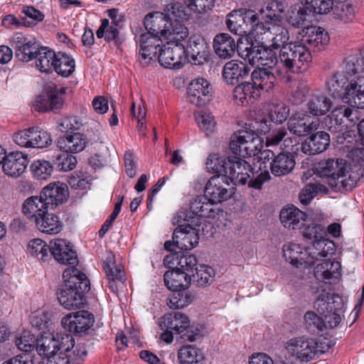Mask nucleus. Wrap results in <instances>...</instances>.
<instances>
[{
	"label": "nucleus",
	"mask_w": 364,
	"mask_h": 364,
	"mask_svg": "<svg viewBox=\"0 0 364 364\" xmlns=\"http://www.w3.org/2000/svg\"><path fill=\"white\" fill-rule=\"evenodd\" d=\"M282 252L285 260L294 267H299L304 264H307V248H303L299 244L294 242L284 244Z\"/></svg>",
	"instance_id": "obj_34"
},
{
	"label": "nucleus",
	"mask_w": 364,
	"mask_h": 364,
	"mask_svg": "<svg viewBox=\"0 0 364 364\" xmlns=\"http://www.w3.org/2000/svg\"><path fill=\"white\" fill-rule=\"evenodd\" d=\"M311 61L309 48L299 42H290L279 50L277 65L287 74L297 73L305 71Z\"/></svg>",
	"instance_id": "obj_7"
},
{
	"label": "nucleus",
	"mask_w": 364,
	"mask_h": 364,
	"mask_svg": "<svg viewBox=\"0 0 364 364\" xmlns=\"http://www.w3.org/2000/svg\"><path fill=\"white\" fill-rule=\"evenodd\" d=\"M227 161H224L217 154H210L205 166L208 171L212 173H225Z\"/></svg>",
	"instance_id": "obj_64"
},
{
	"label": "nucleus",
	"mask_w": 364,
	"mask_h": 364,
	"mask_svg": "<svg viewBox=\"0 0 364 364\" xmlns=\"http://www.w3.org/2000/svg\"><path fill=\"white\" fill-rule=\"evenodd\" d=\"M96 36L98 38L105 37L107 42H117L119 36L117 26L110 24L108 19L104 18L102 20L101 25L96 32Z\"/></svg>",
	"instance_id": "obj_56"
},
{
	"label": "nucleus",
	"mask_w": 364,
	"mask_h": 364,
	"mask_svg": "<svg viewBox=\"0 0 364 364\" xmlns=\"http://www.w3.org/2000/svg\"><path fill=\"white\" fill-rule=\"evenodd\" d=\"M249 68L237 60L227 62L223 69V77L230 85H235L245 79L249 74Z\"/></svg>",
	"instance_id": "obj_30"
},
{
	"label": "nucleus",
	"mask_w": 364,
	"mask_h": 364,
	"mask_svg": "<svg viewBox=\"0 0 364 364\" xmlns=\"http://www.w3.org/2000/svg\"><path fill=\"white\" fill-rule=\"evenodd\" d=\"M351 170V164L343 159L323 161L318 167L320 176L327 178L332 188L341 186L346 191H351L356 186L357 178Z\"/></svg>",
	"instance_id": "obj_4"
},
{
	"label": "nucleus",
	"mask_w": 364,
	"mask_h": 364,
	"mask_svg": "<svg viewBox=\"0 0 364 364\" xmlns=\"http://www.w3.org/2000/svg\"><path fill=\"white\" fill-rule=\"evenodd\" d=\"M87 355L84 344H77L76 350L73 353V357L63 356V353L57 354L41 362L40 364H82Z\"/></svg>",
	"instance_id": "obj_37"
},
{
	"label": "nucleus",
	"mask_w": 364,
	"mask_h": 364,
	"mask_svg": "<svg viewBox=\"0 0 364 364\" xmlns=\"http://www.w3.org/2000/svg\"><path fill=\"white\" fill-rule=\"evenodd\" d=\"M50 256L63 264L70 265L75 268L78 264L76 252L73 249L71 243L63 239L56 238L50 241Z\"/></svg>",
	"instance_id": "obj_18"
},
{
	"label": "nucleus",
	"mask_w": 364,
	"mask_h": 364,
	"mask_svg": "<svg viewBox=\"0 0 364 364\" xmlns=\"http://www.w3.org/2000/svg\"><path fill=\"white\" fill-rule=\"evenodd\" d=\"M279 218L284 228L289 230L301 229L306 220V214L294 205L284 208Z\"/></svg>",
	"instance_id": "obj_28"
},
{
	"label": "nucleus",
	"mask_w": 364,
	"mask_h": 364,
	"mask_svg": "<svg viewBox=\"0 0 364 364\" xmlns=\"http://www.w3.org/2000/svg\"><path fill=\"white\" fill-rule=\"evenodd\" d=\"M190 325L188 317L181 312H171L164 315L159 322L161 329L174 331L176 333H181L187 330Z\"/></svg>",
	"instance_id": "obj_32"
},
{
	"label": "nucleus",
	"mask_w": 364,
	"mask_h": 364,
	"mask_svg": "<svg viewBox=\"0 0 364 364\" xmlns=\"http://www.w3.org/2000/svg\"><path fill=\"white\" fill-rule=\"evenodd\" d=\"M30 168L33 177L38 180L48 179L53 171L51 163L45 159L34 160Z\"/></svg>",
	"instance_id": "obj_52"
},
{
	"label": "nucleus",
	"mask_w": 364,
	"mask_h": 364,
	"mask_svg": "<svg viewBox=\"0 0 364 364\" xmlns=\"http://www.w3.org/2000/svg\"><path fill=\"white\" fill-rule=\"evenodd\" d=\"M50 245L41 239L31 240L27 245L28 255L41 262H47L50 259Z\"/></svg>",
	"instance_id": "obj_42"
},
{
	"label": "nucleus",
	"mask_w": 364,
	"mask_h": 364,
	"mask_svg": "<svg viewBox=\"0 0 364 364\" xmlns=\"http://www.w3.org/2000/svg\"><path fill=\"white\" fill-rule=\"evenodd\" d=\"M173 240L178 248L191 250L198 243V230L189 225H179L173 232Z\"/></svg>",
	"instance_id": "obj_22"
},
{
	"label": "nucleus",
	"mask_w": 364,
	"mask_h": 364,
	"mask_svg": "<svg viewBox=\"0 0 364 364\" xmlns=\"http://www.w3.org/2000/svg\"><path fill=\"white\" fill-rule=\"evenodd\" d=\"M300 1L309 12L317 14H328L333 7L331 0H300Z\"/></svg>",
	"instance_id": "obj_53"
},
{
	"label": "nucleus",
	"mask_w": 364,
	"mask_h": 364,
	"mask_svg": "<svg viewBox=\"0 0 364 364\" xmlns=\"http://www.w3.org/2000/svg\"><path fill=\"white\" fill-rule=\"evenodd\" d=\"M212 204L202 201L200 199L194 200L191 204V211L199 217L215 218L220 214H223V212L218 209H214L212 207Z\"/></svg>",
	"instance_id": "obj_51"
},
{
	"label": "nucleus",
	"mask_w": 364,
	"mask_h": 364,
	"mask_svg": "<svg viewBox=\"0 0 364 364\" xmlns=\"http://www.w3.org/2000/svg\"><path fill=\"white\" fill-rule=\"evenodd\" d=\"M63 327L74 333L86 332L94 323L93 315L87 311H79L66 314L61 320Z\"/></svg>",
	"instance_id": "obj_17"
},
{
	"label": "nucleus",
	"mask_w": 364,
	"mask_h": 364,
	"mask_svg": "<svg viewBox=\"0 0 364 364\" xmlns=\"http://www.w3.org/2000/svg\"><path fill=\"white\" fill-rule=\"evenodd\" d=\"M215 275L214 269L210 266L200 264L196 267V273L192 274L191 279L196 282L199 287L210 285L213 281Z\"/></svg>",
	"instance_id": "obj_50"
},
{
	"label": "nucleus",
	"mask_w": 364,
	"mask_h": 364,
	"mask_svg": "<svg viewBox=\"0 0 364 364\" xmlns=\"http://www.w3.org/2000/svg\"><path fill=\"white\" fill-rule=\"evenodd\" d=\"M35 224L41 232L50 235L58 234L63 228V223L59 218L48 212Z\"/></svg>",
	"instance_id": "obj_43"
},
{
	"label": "nucleus",
	"mask_w": 364,
	"mask_h": 364,
	"mask_svg": "<svg viewBox=\"0 0 364 364\" xmlns=\"http://www.w3.org/2000/svg\"><path fill=\"white\" fill-rule=\"evenodd\" d=\"M168 42L159 49V62L164 68L180 69L186 62L187 55L183 40L167 39Z\"/></svg>",
	"instance_id": "obj_12"
},
{
	"label": "nucleus",
	"mask_w": 364,
	"mask_h": 364,
	"mask_svg": "<svg viewBox=\"0 0 364 364\" xmlns=\"http://www.w3.org/2000/svg\"><path fill=\"white\" fill-rule=\"evenodd\" d=\"M260 96V93L250 82H242L237 85L233 91V97L238 105H247L252 103Z\"/></svg>",
	"instance_id": "obj_36"
},
{
	"label": "nucleus",
	"mask_w": 364,
	"mask_h": 364,
	"mask_svg": "<svg viewBox=\"0 0 364 364\" xmlns=\"http://www.w3.org/2000/svg\"><path fill=\"white\" fill-rule=\"evenodd\" d=\"M329 42L328 33L319 26H308L301 32V44L306 48L321 50Z\"/></svg>",
	"instance_id": "obj_21"
},
{
	"label": "nucleus",
	"mask_w": 364,
	"mask_h": 364,
	"mask_svg": "<svg viewBox=\"0 0 364 364\" xmlns=\"http://www.w3.org/2000/svg\"><path fill=\"white\" fill-rule=\"evenodd\" d=\"M196 122L198 127L205 132L206 134H213L216 129L215 117L210 114L203 111L194 113Z\"/></svg>",
	"instance_id": "obj_54"
},
{
	"label": "nucleus",
	"mask_w": 364,
	"mask_h": 364,
	"mask_svg": "<svg viewBox=\"0 0 364 364\" xmlns=\"http://www.w3.org/2000/svg\"><path fill=\"white\" fill-rule=\"evenodd\" d=\"M225 176L235 185H245L250 188L261 190L264 183L269 181L268 171L254 173L250 164L240 157H229L226 164Z\"/></svg>",
	"instance_id": "obj_3"
},
{
	"label": "nucleus",
	"mask_w": 364,
	"mask_h": 364,
	"mask_svg": "<svg viewBox=\"0 0 364 364\" xmlns=\"http://www.w3.org/2000/svg\"><path fill=\"white\" fill-rule=\"evenodd\" d=\"M319 349L318 342L306 336H295L284 344L283 355L287 363L309 362L315 358Z\"/></svg>",
	"instance_id": "obj_9"
},
{
	"label": "nucleus",
	"mask_w": 364,
	"mask_h": 364,
	"mask_svg": "<svg viewBox=\"0 0 364 364\" xmlns=\"http://www.w3.org/2000/svg\"><path fill=\"white\" fill-rule=\"evenodd\" d=\"M188 100L197 107H203L211 100L212 86L203 77L193 80L188 87Z\"/></svg>",
	"instance_id": "obj_16"
},
{
	"label": "nucleus",
	"mask_w": 364,
	"mask_h": 364,
	"mask_svg": "<svg viewBox=\"0 0 364 364\" xmlns=\"http://www.w3.org/2000/svg\"><path fill=\"white\" fill-rule=\"evenodd\" d=\"M299 118V119H290L288 128L291 134L296 135V136H330L329 134L325 131L315 132L319 128L318 119L307 123L304 119H301L300 117Z\"/></svg>",
	"instance_id": "obj_23"
},
{
	"label": "nucleus",
	"mask_w": 364,
	"mask_h": 364,
	"mask_svg": "<svg viewBox=\"0 0 364 364\" xmlns=\"http://www.w3.org/2000/svg\"><path fill=\"white\" fill-rule=\"evenodd\" d=\"M48 88L50 109L55 110L61 108L63 104V95L65 93V89L64 87H61L58 90L55 85L49 86Z\"/></svg>",
	"instance_id": "obj_61"
},
{
	"label": "nucleus",
	"mask_w": 364,
	"mask_h": 364,
	"mask_svg": "<svg viewBox=\"0 0 364 364\" xmlns=\"http://www.w3.org/2000/svg\"><path fill=\"white\" fill-rule=\"evenodd\" d=\"M295 166L293 156L280 154L275 157L271 164L272 173L276 176H284L290 173Z\"/></svg>",
	"instance_id": "obj_39"
},
{
	"label": "nucleus",
	"mask_w": 364,
	"mask_h": 364,
	"mask_svg": "<svg viewBox=\"0 0 364 364\" xmlns=\"http://www.w3.org/2000/svg\"><path fill=\"white\" fill-rule=\"evenodd\" d=\"M164 15L166 18L173 23V25L179 24L181 21L188 19L187 14L182 5L178 3L169 1L164 5Z\"/></svg>",
	"instance_id": "obj_48"
},
{
	"label": "nucleus",
	"mask_w": 364,
	"mask_h": 364,
	"mask_svg": "<svg viewBox=\"0 0 364 364\" xmlns=\"http://www.w3.org/2000/svg\"><path fill=\"white\" fill-rule=\"evenodd\" d=\"M334 300L329 296L320 295L315 303V308L322 317L315 312L309 311L304 314V323L306 330L311 333L323 331V328H333L341 323V315L333 311Z\"/></svg>",
	"instance_id": "obj_5"
},
{
	"label": "nucleus",
	"mask_w": 364,
	"mask_h": 364,
	"mask_svg": "<svg viewBox=\"0 0 364 364\" xmlns=\"http://www.w3.org/2000/svg\"><path fill=\"white\" fill-rule=\"evenodd\" d=\"M237 53L252 65H262L272 68L278 63L277 53L269 45L264 46L262 43L260 46H256L245 41L238 44Z\"/></svg>",
	"instance_id": "obj_10"
},
{
	"label": "nucleus",
	"mask_w": 364,
	"mask_h": 364,
	"mask_svg": "<svg viewBox=\"0 0 364 364\" xmlns=\"http://www.w3.org/2000/svg\"><path fill=\"white\" fill-rule=\"evenodd\" d=\"M307 9L302 4L291 6L287 14V22L295 28H299L304 25L309 16Z\"/></svg>",
	"instance_id": "obj_46"
},
{
	"label": "nucleus",
	"mask_w": 364,
	"mask_h": 364,
	"mask_svg": "<svg viewBox=\"0 0 364 364\" xmlns=\"http://www.w3.org/2000/svg\"><path fill=\"white\" fill-rule=\"evenodd\" d=\"M343 100L351 107L364 108V77L359 76L350 82L346 88Z\"/></svg>",
	"instance_id": "obj_26"
},
{
	"label": "nucleus",
	"mask_w": 364,
	"mask_h": 364,
	"mask_svg": "<svg viewBox=\"0 0 364 364\" xmlns=\"http://www.w3.org/2000/svg\"><path fill=\"white\" fill-rule=\"evenodd\" d=\"M243 43L242 41L235 43V39L228 33H222L217 34L213 39V48L215 53L220 58H230L237 50L238 44Z\"/></svg>",
	"instance_id": "obj_29"
},
{
	"label": "nucleus",
	"mask_w": 364,
	"mask_h": 364,
	"mask_svg": "<svg viewBox=\"0 0 364 364\" xmlns=\"http://www.w3.org/2000/svg\"><path fill=\"white\" fill-rule=\"evenodd\" d=\"M186 50L187 57L190 56L192 63L195 65H203L208 60L209 46L199 36H192L189 38Z\"/></svg>",
	"instance_id": "obj_24"
},
{
	"label": "nucleus",
	"mask_w": 364,
	"mask_h": 364,
	"mask_svg": "<svg viewBox=\"0 0 364 364\" xmlns=\"http://www.w3.org/2000/svg\"><path fill=\"white\" fill-rule=\"evenodd\" d=\"M57 144L60 151L66 153H78L90 145H95L94 149L103 146L102 142L99 144L89 138H59Z\"/></svg>",
	"instance_id": "obj_31"
},
{
	"label": "nucleus",
	"mask_w": 364,
	"mask_h": 364,
	"mask_svg": "<svg viewBox=\"0 0 364 364\" xmlns=\"http://www.w3.org/2000/svg\"><path fill=\"white\" fill-rule=\"evenodd\" d=\"M234 188L230 187L227 176L217 175L211 177L205 188V200L211 203H219L231 198Z\"/></svg>",
	"instance_id": "obj_14"
},
{
	"label": "nucleus",
	"mask_w": 364,
	"mask_h": 364,
	"mask_svg": "<svg viewBox=\"0 0 364 364\" xmlns=\"http://www.w3.org/2000/svg\"><path fill=\"white\" fill-rule=\"evenodd\" d=\"M177 359L180 364H201L204 355L200 349L192 345H186L178 349Z\"/></svg>",
	"instance_id": "obj_38"
},
{
	"label": "nucleus",
	"mask_w": 364,
	"mask_h": 364,
	"mask_svg": "<svg viewBox=\"0 0 364 364\" xmlns=\"http://www.w3.org/2000/svg\"><path fill=\"white\" fill-rule=\"evenodd\" d=\"M77 158L68 154H60L55 160V165L59 171H69L74 169L77 165Z\"/></svg>",
	"instance_id": "obj_63"
},
{
	"label": "nucleus",
	"mask_w": 364,
	"mask_h": 364,
	"mask_svg": "<svg viewBox=\"0 0 364 364\" xmlns=\"http://www.w3.org/2000/svg\"><path fill=\"white\" fill-rule=\"evenodd\" d=\"M28 162V154L21 151L10 152L2 163L3 171L9 177L17 178L24 173Z\"/></svg>",
	"instance_id": "obj_19"
},
{
	"label": "nucleus",
	"mask_w": 364,
	"mask_h": 364,
	"mask_svg": "<svg viewBox=\"0 0 364 364\" xmlns=\"http://www.w3.org/2000/svg\"><path fill=\"white\" fill-rule=\"evenodd\" d=\"M184 5L192 12L197 14H205L211 11L215 0H183Z\"/></svg>",
	"instance_id": "obj_57"
},
{
	"label": "nucleus",
	"mask_w": 364,
	"mask_h": 364,
	"mask_svg": "<svg viewBox=\"0 0 364 364\" xmlns=\"http://www.w3.org/2000/svg\"><path fill=\"white\" fill-rule=\"evenodd\" d=\"M41 196L50 209L63 204L68 199L69 191L68 186L60 181L49 183L41 192Z\"/></svg>",
	"instance_id": "obj_20"
},
{
	"label": "nucleus",
	"mask_w": 364,
	"mask_h": 364,
	"mask_svg": "<svg viewBox=\"0 0 364 364\" xmlns=\"http://www.w3.org/2000/svg\"><path fill=\"white\" fill-rule=\"evenodd\" d=\"M137 42L139 43L138 60L143 67H146L156 57L161 48V39L151 33H144L139 36Z\"/></svg>",
	"instance_id": "obj_15"
},
{
	"label": "nucleus",
	"mask_w": 364,
	"mask_h": 364,
	"mask_svg": "<svg viewBox=\"0 0 364 364\" xmlns=\"http://www.w3.org/2000/svg\"><path fill=\"white\" fill-rule=\"evenodd\" d=\"M191 282V275L188 272L177 269V267L164 274V282L170 290H184L189 287Z\"/></svg>",
	"instance_id": "obj_35"
},
{
	"label": "nucleus",
	"mask_w": 364,
	"mask_h": 364,
	"mask_svg": "<svg viewBox=\"0 0 364 364\" xmlns=\"http://www.w3.org/2000/svg\"><path fill=\"white\" fill-rule=\"evenodd\" d=\"M267 9L274 13L267 15V19L261 23L260 27H258L259 31H257V33L261 36L262 44H269L273 49L280 50L289 43V40L288 30L280 24V14L284 11L285 6L282 1L273 0L269 4Z\"/></svg>",
	"instance_id": "obj_2"
},
{
	"label": "nucleus",
	"mask_w": 364,
	"mask_h": 364,
	"mask_svg": "<svg viewBox=\"0 0 364 364\" xmlns=\"http://www.w3.org/2000/svg\"><path fill=\"white\" fill-rule=\"evenodd\" d=\"M146 33L166 39L185 40L188 31L183 25L176 24L167 19L163 12H151L144 19Z\"/></svg>",
	"instance_id": "obj_8"
},
{
	"label": "nucleus",
	"mask_w": 364,
	"mask_h": 364,
	"mask_svg": "<svg viewBox=\"0 0 364 364\" xmlns=\"http://www.w3.org/2000/svg\"><path fill=\"white\" fill-rule=\"evenodd\" d=\"M330 138H306L301 144V151L309 155L324 151L330 144Z\"/></svg>",
	"instance_id": "obj_49"
},
{
	"label": "nucleus",
	"mask_w": 364,
	"mask_h": 364,
	"mask_svg": "<svg viewBox=\"0 0 364 364\" xmlns=\"http://www.w3.org/2000/svg\"><path fill=\"white\" fill-rule=\"evenodd\" d=\"M38 48L35 42L18 41L15 46L16 56L23 62H28L36 58Z\"/></svg>",
	"instance_id": "obj_47"
},
{
	"label": "nucleus",
	"mask_w": 364,
	"mask_h": 364,
	"mask_svg": "<svg viewBox=\"0 0 364 364\" xmlns=\"http://www.w3.org/2000/svg\"><path fill=\"white\" fill-rule=\"evenodd\" d=\"M282 138H266L265 146L278 145ZM231 151L235 155L246 157L258 156L264 147V138H234L230 143Z\"/></svg>",
	"instance_id": "obj_13"
},
{
	"label": "nucleus",
	"mask_w": 364,
	"mask_h": 364,
	"mask_svg": "<svg viewBox=\"0 0 364 364\" xmlns=\"http://www.w3.org/2000/svg\"><path fill=\"white\" fill-rule=\"evenodd\" d=\"M131 111L132 114L137 118V130L139 135L141 136H145L146 134L154 135V136H156V131L155 127H150L149 130H147V128L144 126V123L143 120L146 117V110L144 107L139 106L138 108V114L136 115L135 113V104L133 103Z\"/></svg>",
	"instance_id": "obj_60"
},
{
	"label": "nucleus",
	"mask_w": 364,
	"mask_h": 364,
	"mask_svg": "<svg viewBox=\"0 0 364 364\" xmlns=\"http://www.w3.org/2000/svg\"><path fill=\"white\" fill-rule=\"evenodd\" d=\"M270 126L271 124L266 119L255 121L250 124H245L235 131L232 136H245L246 134L256 136L265 135L270 131Z\"/></svg>",
	"instance_id": "obj_41"
},
{
	"label": "nucleus",
	"mask_w": 364,
	"mask_h": 364,
	"mask_svg": "<svg viewBox=\"0 0 364 364\" xmlns=\"http://www.w3.org/2000/svg\"><path fill=\"white\" fill-rule=\"evenodd\" d=\"M356 12V9L350 4H343L336 9V14L344 23L352 22L355 18Z\"/></svg>",
	"instance_id": "obj_62"
},
{
	"label": "nucleus",
	"mask_w": 364,
	"mask_h": 364,
	"mask_svg": "<svg viewBox=\"0 0 364 364\" xmlns=\"http://www.w3.org/2000/svg\"><path fill=\"white\" fill-rule=\"evenodd\" d=\"M50 208L47 205L42 196L28 198L23 204V213L32 223H36L48 212Z\"/></svg>",
	"instance_id": "obj_27"
},
{
	"label": "nucleus",
	"mask_w": 364,
	"mask_h": 364,
	"mask_svg": "<svg viewBox=\"0 0 364 364\" xmlns=\"http://www.w3.org/2000/svg\"><path fill=\"white\" fill-rule=\"evenodd\" d=\"M16 142L26 149H46L50 146L51 138H16Z\"/></svg>",
	"instance_id": "obj_58"
},
{
	"label": "nucleus",
	"mask_w": 364,
	"mask_h": 364,
	"mask_svg": "<svg viewBox=\"0 0 364 364\" xmlns=\"http://www.w3.org/2000/svg\"><path fill=\"white\" fill-rule=\"evenodd\" d=\"M76 347L73 336L65 333L43 332L36 340V350L40 355L47 359L60 353H63V356L73 357V353L76 350Z\"/></svg>",
	"instance_id": "obj_6"
},
{
	"label": "nucleus",
	"mask_w": 364,
	"mask_h": 364,
	"mask_svg": "<svg viewBox=\"0 0 364 364\" xmlns=\"http://www.w3.org/2000/svg\"><path fill=\"white\" fill-rule=\"evenodd\" d=\"M251 81L261 94V92H269L273 90L276 77L274 73L267 68H256L251 73Z\"/></svg>",
	"instance_id": "obj_33"
},
{
	"label": "nucleus",
	"mask_w": 364,
	"mask_h": 364,
	"mask_svg": "<svg viewBox=\"0 0 364 364\" xmlns=\"http://www.w3.org/2000/svg\"><path fill=\"white\" fill-rule=\"evenodd\" d=\"M167 303L170 309H181L187 306L193 301V296L186 291L180 290H171Z\"/></svg>",
	"instance_id": "obj_55"
},
{
	"label": "nucleus",
	"mask_w": 364,
	"mask_h": 364,
	"mask_svg": "<svg viewBox=\"0 0 364 364\" xmlns=\"http://www.w3.org/2000/svg\"><path fill=\"white\" fill-rule=\"evenodd\" d=\"M258 14L252 10H233L226 16V26L228 30L235 35L245 36L254 31H259Z\"/></svg>",
	"instance_id": "obj_11"
},
{
	"label": "nucleus",
	"mask_w": 364,
	"mask_h": 364,
	"mask_svg": "<svg viewBox=\"0 0 364 364\" xmlns=\"http://www.w3.org/2000/svg\"><path fill=\"white\" fill-rule=\"evenodd\" d=\"M64 285L58 293L60 304L66 309H80L84 304V294L90 290L87 276L77 268L68 267L63 274Z\"/></svg>",
	"instance_id": "obj_1"
},
{
	"label": "nucleus",
	"mask_w": 364,
	"mask_h": 364,
	"mask_svg": "<svg viewBox=\"0 0 364 364\" xmlns=\"http://www.w3.org/2000/svg\"><path fill=\"white\" fill-rule=\"evenodd\" d=\"M308 109L314 116L323 115L332 107L331 100L323 95H314L309 101Z\"/></svg>",
	"instance_id": "obj_45"
},
{
	"label": "nucleus",
	"mask_w": 364,
	"mask_h": 364,
	"mask_svg": "<svg viewBox=\"0 0 364 364\" xmlns=\"http://www.w3.org/2000/svg\"><path fill=\"white\" fill-rule=\"evenodd\" d=\"M56 53L48 47H41L36 57V66L41 73H52Z\"/></svg>",
	"instance_id": "obj_40"
},
{
	"label": "nucleus",
	"mask_w": 364,
	"mask_h": 364,
	"mask_svg": "<svg viewBox=\"0 0 364 364\" xmlns=\"http://www.w3.org/2000/svg\"><path fill=\"white\" fill-rule=\"evenodd\" d=\"M82 123L76 117H66L62 119L58 125V129L64 133V136H76L78 133L75 131L80 129Z\"/></svg>",
	"instance_id": "obj_59"
},
{
	"label": "nucleus",
	"mask_w": 364,
	"mask_h": 364,
	"mask_svg": "<svg viewBox=\"0 0 364 364\" xmlns=\"http://www.w3.org/2000/svg\"><path fill=\"white\" fill-rule=\"evenodd\" d=\"M334 242L326 239V237L317 241H313L312 245L307 248V264L312 265L320 260L329 259L328 256L333 254Z\"/></svg>",
	"instance_id": "obj_25"
},
{
	"label": "nucleus",
	"mask_w": 364,
	"mask_h": 364,
	"mask_svg": "<svg viewBox=\"0 0 364 364\" xmlns=\"http://www.w3.org/2000/svg\"><path fill=\"white\" fill-rule=\"evenodd\" d=\"M74 59L70 55L59 52L56 53L53 70L63 77L70 76L75 70Z\"/></svg>",
	"instance_id": "obj_44"
}]
</instances>
